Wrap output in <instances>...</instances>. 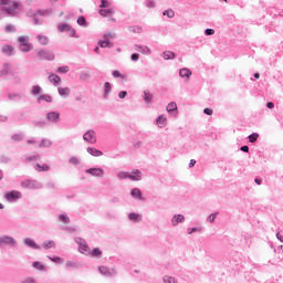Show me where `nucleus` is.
Returning a JSON list of instances; mask_svg holds the SVG:
<instances>
[{"mask_svg": "<svg viewBox=\"0 0 283 283\" xmlns=\"http://www.w3.org/2000/svg\"><path fill=\"white\" fill-rule=\"evenodd\" d=\"M52 9H46V10H38L36 13H32L31 17H38V14H40V17H50V14H52Z\"/></svg>", "mask_w": 283, "mask_h": 283, "instance_id": "5701e85b", "label": "nucleus"}, {"mask_svg": "<svg viewBox=\"0 0 283 283\" xmlns=\"http://www.w3.org/2000/svg\"><path fill=\"white\" fill-rule=\"evenodd\" d=\"M85 174L94 176V178H103L105 176V170L103 168H88L85 170Z\"/></svg>", "mask_w": 283, "mask_h": 283, "instance_id": "6e6552de", "label": "nucleus"}, {"mask_svg": "<svg viewBox=\"0 0 283 283\" xmlns=\"http://www.w3.org/2000/svg\"><path fill=\"white\" fill-rule=\"evenodd\" d=\"M1 52L4 56H14V46L11 44H4L1 48Z\"/></svg>", "mask_w": 283, "mask_h": 283, "instance_id": "ddd939ff", "label": "nucleus"}, {"mask_svg": "<svg viewBox=\"0 0 283 283\" xmlns=\"http://www.w3.org/2000/svg\"><path fill=\"white\" fill-rule=\"evenodd\" d=\"M0 163L3 165H8V163H10V157L6 156V155H1L0 156Z\"/></svg>", "mask_w": 283, "mask_h": 283, "instance_id": "052dcab7", "label": "nucleus"}, {"mask_svg": "<svg viewBox=\"0 0 283 283\" xmlns=\"http://www.w3.org/2000/svg\"><path fill=\"white\" fill-rule=\"evenodd\" d=\"M128 178L129 180H143V174L140 172V170H135L132 174H128Z\"/></svg>", "mask_w": 283, "mask_h": 283, "instance_id": "aec40b11", "label": "nucleus"}, {"mask_svg": "<svg viewBox=\"0 0 283 283\" xmlns=\"http://www.w3.org/2000/svg\"><path fill=\"white\" fill-rule=\"evenodd\" d=\"M38 57H39V61H54L55 55H54V52L48 49H42L38 52Z\"/></svg>", "mask_w": 283, "mask_h": 283, "instance_id": "20e7f679", "label": "nucleus"}, {"mask_svg": "<svg viewBox=\"0 0 283 283\" xmlns=\"http://www.w3.org/2000/svg\"><path fill=\"white\" fill-rule=\"evenodd\" d=\"M4 32H7V34H10V32H17V27L9 24L4 28Z\"/></svg>", "mask_w": 283, "mask_h": 283, "instance_id": "603ef678", "label": "nucleus"}, {"mask_svg": "<svg viewBox=\"0 0 283 283\" xmlns=\"http://www.w3.org/2000/svg\"><path fill=\"white\" fill-rule=\"evenodd\" d=\"M42 247L43 249H45V251H49V249H54V247H56V243L52 240H49V241H44Z\"/></svg>", "mask_w": 283, "mask_h": 283, "instance_id": "473e14b6", "label": "nucleus"}, {"mask_svg": "<svg viewBox=\"0 0 283 283\" xmlns=\"http://www.w3.org/2000/svg\"><path fill=\"white\" fill-rule=\"evenodd\" d=\"M193 73L191 72V70L187 69V67H184V69H180L179 70V76L181 78H187V81H189V78H191V75Z\"/></svg>", "mask_w": 283, "mask_h": 283, "instance_id": "dca6fc26", "label": "nucleus"}, {"mask_svg": "<svg viewBox=\"0 0 283 283\" xmlns=\"http://www.w3.org/2000/svg\"><path fill=\"white\" fill-rule=\"evenodd\" d=\"M249 143H258V138H260V135L258 133H252L249 135Z\"/></svg>", "mask_w": 283, "mask_h": 283, "instance_id": "8fccbe9b", "label": "nucleus"}, {"mask_svg": "<svg viewBox=\"0 0 283 283\" xmlns=\"http://www.w3.org/2000/svg\"><path fill=\"white\" fill-rule=\"evenodd\" d=\"M138 218H140L139 213L130 212L128 214V220H130V222H138Z\"/></svg>", "mask_w": 283, "mask_h": 283, "instance_id": "79ce46f5", "label": "nucleus"}, {"mask_svg": "<svg viewBox=\"0 0 283 283\" xmlns=\"http://www.w3.org/2000/svg\"><path fill=\"white\" fill-rule=\"evenodd\" d=\"M11 138L14 140V143H21V140H23V134H14L11 136Z\"/></svg>", "mask_w": 283, "mask_h": 283, "instance_id": "3c124183", "label": "nucleus"}, {"mask_svg": "<svg viewBox=\"0 0 283 283\" xmlns=\"http://www.w3.org/2000/svg\"><path fill=\"white\" fill-rule=\"evenodd\" d=\"M40 148H50L52 147V140L48 139V138H42L41 143L39 144Z\"/></svg>", "mask_w": 283, "mask_h": 283, "instance_id": "7c9ffc66", "label": "nucleus"}, {"mask_svg": "<svg viewBox=\"0 0 283 283\" xmlns=\"http://www.w3.org/2000/svg\"><path fill=\"white\" fill-rule=\"evenodd\" d=\"M57 29L60 32H70L71 36H76V30L72 28V25L64 23V24H59Z\"/></svg>", "mask_w": 283, "mask_h": 283, "instance_id": "1a4fd4ad", "label": "nucleus"}, {"mask_svg": "<svg viewBox=\"0 0 283 283\" xmlns=\"http://www.w3.org/2000/svg\"><path fill=\"white\" fill-rule=\"evenodd\" d=\"M109 36H112V33L104 34V40L98 41L99 48H114V44L109 42Z\"/></svg>", "mask_w": 283, "mask_h": 283, "instance_id": "f8f14e48", "label": "nucleus"}, {"mask_svg": "<svg viewBox=\"0 0 283 283\" xmlns=\"http://www.w3.org/2000/svg\"><path fill=\"white\" fill-rule=\"evenodd\" d=\"M34 160H41V156H39V155L28 156L23 161L24 163H32Z\"/></svg>", "mask_w": 283, "mask_h": 283, "instance_id": "a18cd8bd", "label": "nucleus"}, {"mask_svg": "<svg viewBox=\"0 0 283 283\" xmlns=\"http://www.w3.org/2000/svg\"><path fill=\"white\" fill-rule=\"evenodd\" d=\"M59 94L62 96V98H67L70 94H72V88L71 87H59L57 88Z\"/></svg>", "mask_w": 283, "mask_h": 283, "instance_id": "6ab92c4d", "label": "nucleus"}, {"mask_svg": "<svg viewBox=\"0 0 283 283\" xmlns=\"http://www.w3.org/2000/svg\"><path fill=\"white\" fill-rule=\"evenodd\" d=\"M90 78H91L90 73H87V72H85V71H82V72L80 73V81H90Z\"/></svg>", "mask_w": 283, "mask_h": 283, "instance_id": "09e8293b", "label": "nucleus"}, {"mask_svg": "<svg viewBox=\"0 0 283 283\" xmlns=\"http://www.w3.org/2000/svg\"><path fill=\"white\" fill-rule=\"evenodd\" d=\"M21 283H36V280L32 276H28L21 281Z\"/></svg>", "mask_w": 283, "mask_h": 283, "instance_id": "0e129e2a", "label": "nucleus"}, {"mask_svg": "<svg viewBox=\"0 0 283 283\" xmlns=\"http://www.w3.org/2000/svg\"><path fill=\"white\" fill-rule=\"evenodd\" d=\"M188 234L191 235L192 233H201L202 228H188Z\"/></svg>", "mask_w": 283, "mask_h": 283, "instance_id": "864d4df0", "label": "nucleus"}, {"mask_svg": "<svg viewBox=\"0 0 283 283\" xmlns=\"http://www.w3.org/2000/svg\"><path fill=\"white\" fill-rule=\"evenodd\" d=\"M109 94H112V83L105 82L104 83V98L107 101L109 98Z\"/></svg>", "mask_w": 283, "mask_h": 283, "instance_id": "4be33fe9", "label": "nucleus"}, {"mask_svg": "<svg viewBox=\"0 0 283 283\" xmlns=\"http://www.w3.org/2000/svg\"><path fill=\"white\" fill-rule=\"evenodd\" d=\"M62 231H69V233H76V227H62Z\"/></svg>", "mask_w": 283, "mask_h": 283, "instance_id": "4d7b16f0", "label": "nucleus"}, {"mask_svg": "<svg viewBox=\"0 0 283 283\" xmlns=\"http://www.w3.org/2000/svg\"><path fill=\"white\" fill-rule=\"evenodd\" d=\"M7 200L9 202H17V200H19V198H21V192L17 191V190H12L10 192H7L6 196Z\"/></svg>", "mask_w": 283, "mask_h": 283, "instance_id": "9d476101", "label": "nucleus"}, {"mask_svg": "<svg viewBox=\"0 0 283 283\" xmlns=\"http://www.w3.org/2000/svg\"><path fill=\"white\" fill-rule=\"evenodd\" d=\"M117 178L119 180H126V178H129V172L120 171L117 174Z\"/></svg>", "mask_w": 283, "mask_h": 283, "instance_id": "5fc2aeb1", "label": "nucleus"}, {"mask_svg": "<svg viewBox=\"0 0 283 283\" xmlns=\"http://www.w3.org/2000/svg\"><path fill=\"white\" fill-rule=\"evenodd\" d=\"M59 222H62L63 224H70L71 220L67 213H61L57 216Z\"/></svg>", "mask_w": 283, "mask_h": 283, "instance_id": "a878e982", "label": "nucleus"}, {"mask_svg": "<svg viewBox=\"0 0 283 283\" xmlns=\"http://www.w3.org/2000/svg\"><path fill=\"white\" fill-rule=\"evenodd\" d=\"M132 198H136L137 200H143V191L138 188H133L130 190Z\"/></svg>", "mask_w": 283, "mask_h": 283, "instance_id": "412c9836", "label": "nucleus"}, {"mask_svg": "<svg viewBox=\"0 0 283 283\" xmlns=\"http://www.w3.org/2000/svg\"><path fill=\"white\" fill-rule=\"evenodd\" d=\"M99 8H109V2L107 0H101Z\"/></svg>", "mask_w": 283, "mask_h": 283, "instance_id": "774afa93", "label": "nucleus"}, {"mask_svg": "<svg viewBox=\"0 0 283 283\" xmlns=\"http://www.w3.org/2000/svg\"><path fill=\"white\" fill-rule=\"evenodd\" d=\"M99 14H101V17H112V14H114V10H112V9H101Z\"/></svg>", "mask_w": 283, "mask_h": 283, "instance_id": "4c0bfd02", "label": "nucleus"}, {"mask_svg": "<svg viewBox=\"0 0 283 283\" xmlns=\"http://www.w3.org/2000/svg\"><path fill=\"white\" fill-rule=\"evenodd\" d=\"M8 98L10 101H17V98H18V101H21V98H23V97L21 96V94H8Z\"/></svg>", "mask_w": 283, "mask_h": 283, "instance_id": "6e6d98bb", "label": "nucleus"}, {"mask_svg": "<svg viewBox=\"0 0 283 283\" xmlns=\"http://www.w3.org/2000/svg\"><path fill=\"white\" fill-rule=\"evenodd\" d=\"M41 92H43V88L39 85H33L32 90H31V94L32 96H39V94H41Z\"/></svg>", "mask_w": 283, "mask_h": 283, "instance_id": "f704fd0d", "label": "nucleus"}, {"mask_svg": "<svg viewBox=\"0 0 283 283\" xmlns=\"http://www.w3.org/2000/svg\"><path fill=\"white\" fill-rule=\"evenodd\" d=\"M112 74H113L114 78H125V75H123V73H120V72H118L116 70L113 71Z\"/></svg>", "mask_w": 283, "mask_h": 283, "instance_id": "680f3d73", "label": "nucleus"}, {"mask_svg": "<svg viewBox=\"0 0 283 283\" xmlns=\"http://www.w3.org/2000/svg\"><path fill=\"white\" fill-rule=\"evenodd\" d=\"M98 271L101 275H104L105 277H116L118 275V272L114 268H108L105 265L98 266Z\"/></svg>", "mask_w": 283, "mask_h": 283, "instance_id": "423d86ee", "label": "nucleus"}, {"mask_svg": "<svg viewBox=\"0 0 283 283\" xmlns=\"http://www.w3.org/2000/svg\"><path fill=\"white\" fill-rule=\"evenodd\" d=\"M83 140H85V143H91V145H96V132L94 129L87 130L83 135Z\"/></svg>", "mask_w": 283, "mask_h": 283, "instance_id": "0eeeda50", "label": "nucleus"}, {"mask_svg": "<svg viewBox=\"0 0 283 283\" xmlns=\"http://www.w3.org/2000/svg\"><path fill=\"white\" fill-rule=\"evenodd\" d=\"M36 101L38 103H41L42 101H45V103H52V96L43 94L40 95Z\"/></svg>", "mask_w": 283, "mask_h": 283, "instance_id": "e433bc0d", "label": "nucleus"}, {"mask_svg": "<svg viewBox=\"0 0 283 283\" xmlns=\"http://www.w3.org/2000/svg\"><path fill=\"white\" fill-rule=\"evenodd\" d=\"M21 187L23 189H43V184H39V181L34 179H27L21 182Z\"/></svg>", "mask_w": 283, "mask_h": 283, "instance_id": "39448f33", "label": "nucleus"}, {"mask_svg": "<svg viewBox=\"0 0 283 283\" xmlns=\"http://www.w3.org/2000/svg\"><path fill=\"white\" fill-rule=\"evenodd\" d=\"M18 41H19V48L22 52L28 53V52H32V50H34V45H32V43H30V36L21 35V36H19Z\"/></svg>", "mask_w": 283, "mask_h": 283, "instance_id": "f03ea898", "label": "nucleus"}, {"mask_svg": "<svg viewBox=\"0 0 283 283\" xmlns=\"http://www.w3.org/2000/svg\"><path fill=\"white\" fill-rule=\"evenodd\" d=\"M156 123L158 125V127H165L167 125V117H165V115H159L156 119Z\"/></svg>", "mask_w": 283, "mask_h": 283, "instance_id": "cd10ccee", "label": "nucleus"}, {"mask_svg": "<svg viewBox=\"0 0 283 283\" xmlns=\"http://www.w3.org/2000/svg\"><path fill=\"white\" fill-rule=\"evenodd\" d=\"M91 255L93 258H103V251H101L98 248H94L91 252Z\"/></svg>", "mask_w": 283, "mask_h": 283, "instance_id": "ea45409f", "label": "nucleus"}, {"mask_svg": "<svg viewBox=\"0 0 283 283\" xmlns=\"http://www.w3.org/2000/svg\"><path fill=\"white\" fill-rule=\"evenodd\" d=\"M163 282H164V283H178V281H176V277L169 276V275H165V276L163 277Z\"/></svg>", "mask_w": 283, "mask_h": 283, "instance_id": "49530a36", "label": "nucleus"}, {"mask_svg": "<svg viewBox=\"0 0 283 283\" xmlns=\"http://www.w3.org/2000/svg\"><path fill=\"white\" fill-rule=\"evenodd\" d=\"M135 50L140 54H151V49L145 45L136 44Z\"/></svg>", "mask_w": 283, "mask_h": 283, "instance_id": "a211bd4d", "label": "nucleus"}, {"mask_svg": "<svg viewBox=\"0 0 283 283\" xmlns=\"http://www.w3.org/2000/svg\"><path fill=\"white\" fill-rule=\"evenodd\" d=\"M185 222V217L182 214H175L171 219V227H178Z\"/></svg>", "mask_w": 283, "mask_h": 283, "instance_id": "2eb2a0df", "label": "nucleus"}, {"mask_svg": "<svg viewBox=\"0 0 283 283\" xmlns=\"http://www.w3.org/2000/svg\"><path fill=\"white\" fill-rule=\"evenodd\" d=\"M49 260H51V262H54L55 264H64L65 260L63 258L60 256H49Z\"/></svg>", "mask_w": 283, "mask_h": 283, "instance_id": "a19ab883", "label": "nucleus"}, {"mask_svg": "<svg viewBox=\"0 0 283 283\" xmlns=\"http://www.w3.org/2000/svg\"><path fill=\"white\" fill-rule=\"evenodd\" d=\"M18 242L14 237H10L8 234L0 237V249H3V247H11L12 249L18 247Z\"/></svg>", "mask_w": 283, "mask_h": 283, "instance_id": "7ed1b4c3", "label": "nucleus"}, {"mask_svg": "<svg viewBox=\"0 0 283 283\" xmlns=\"http://www.w3.org/2000/svg\"><path fill=\"white\" fill-rule=\"evenodd\" d=\"M168 114H174V112H178V105L176 102H170L166 107Z\"/></svg>", "mask_w": 283, "mask_h": 283, "instance_id": "c85d7f7f", "label": "nucleus"}, {"mask_svg": "<svg viewBox=\"0 0 283 283\" xmlns=\"http://www.w3.org/2000/svg\"><path fill=\"white\" fill-rule=\"evenodd\" d=\"M46 118L49 123H59L61 114L59 112H50L46 114Z\"/></svg>", "mask_w": 283, "mask_h": 283, "instance_id": "4468645a", "label": "nucleus"}, {"mask_svg": "<svg viewBox=\"0 0 283 283\" xmlns=\"http://www.w3.org/2000/svg\"><path fill=\"white\" fill-rule=\"evenodd\" d=\"M161 56L165 59V61H174V59H176V53L171 51H165L163 52Z\"/></svg>", "mask_w": 283, "mask_h": 283, "instance_id": "b1692460", "label": "nucleus"}, {"mask_svg": "<svg viewBox=\"0 0 283 283\" xmlns=\"http://www.w3.org/2000/svg\"><path fill=\"white\" fill-rule=\"evenodd\" d=\"M34 169L35 171H50V166H48L46 164H35Z\"/></svg>", "mask_w": 283, "mask_h": 283, "instance_id": "2f4dec72", "label": "nucleus"}, {"mask_svg": "<svg viewBox=\"0 0 283 283\" xmlns=\"http://www.w3.org/2000/svg\"><path fill=\"white\" fill-rule=\"evenodd\" d=\"M33 269H36L38 271H45V265H43L41 262L35 261L32 263Z\"/></svg>", "mask_w": 283, "mask_h": 283, "instance_id": "c03bdc74", "label": "nucleus"}, {"mask_svg": "<svg viewBox=\"0 0 283 283\" xmlns=\"http://www.w3.org/2000/svg\"><path fill=\"white\" fill-rule=\"evenodd\" d=\"M81 268H83V264L80 262H74V261L66 262V269H81Z\"/></svg>", "mask_w": 283, "mask_h": 283, "instance_id": "c756f323", "label": "nucleus"}, {"mask_svg": "<svg viewBox=\"0 0 283 283\" xmlns=\"http://www.w3.org/2000/svg\"><path fill=\"white\" fill-rule=\"evenodd\" d=\"M75 242H76V244H78L80 249H82L83 245L85 244V239L77 237V238H75Z\"/></svg>", "mask_w": 283, "mask_h": 283, "instance_id": "e2e57ef3", "label": "nucleus"}, {"mask_svg": "<svg viewBox=\"0 0 283 283\" xmlns=\"http://www.w3.org/2000/svg\"><path fill=\"white\" fill-rule=\"evenodd\" d=\"M86 151H87V154H90V156H94L95 158H101V156H103V151H101L94 147H87Z\"/></svg>", "mask_w": 283, "mask_h": 283, "instance_id": "f3484780", "label": "nucleus"}, {"mask_svg": "<svg viewBox=\"0 0 283 283\" xmlns=\"http://www.w3.org/2000/svg\"><path fill=\"white\" fill-rule=\"evenodd\" d=\"M77 23L82 27V28H87V20L85 19V17H78L77 18Z\"/></svg>", "mask_w": 283, "mask_h": 283, "instance_id": "de8ad7c7", "label": "nucleus"}, {"mask_svg": "<svg viewBox=\"0 0 283 283\" xmlns=\"http://www.w3.org/2000/svg\"><path fill=\"white\" fill-rule=\"evenodd\" d=\"M49 81H50V83H53V85L56 87V85L61 84V76H59L56 74H51L49 76Z\"/></svg>", "mask_w": 283, "mask_h": 283, "instance_id": "393cba45", "label": "nucleus"}, {"mask_svg": "<svg viewBox=\"0 0 283 283\" xmlns=\"http://www.w3.org/2000/svg\"><path fill=\"white\" fill-rule=\"evenodd\" d=\"M2 12H7L8 17H17L21 12V3L13 1L9 6L2 7Z\"/></svg>", "mask_w": 283, "mask_h": 283, "instance_id": "f257e3e1", "label": "nucleus"}, {"mask_svg": "<svg viewBox=\"0 0 283 283\" xmlns=\"http://www.w3.org/2000/svg\"><path fill=\"white\" fill-rule=\"evenodd\" d=\"M163 17H168V19H174V17H176V13L174 12L172 9H168L163 11Z\"/></svg>", "mask_w": 283, "mask_h": 283, "instance_id": "37998d69", "label": "nucleus"}, {"mask_svg": "<svg viewBox=\"0 0 283 283\" xmlns=\"http://www.w3.org/2000/svg\"><path fill=\"white\" fill-rule=\"evenodd\" d=\"M48 125L45 120H33V126L43 129Z\"/></svg>", "mask_w": 283, "mask_h": 283, "instance_id": "58836bf2", "label": "nucleus"}, {"mask_svg": "<svg viewBox=\"0 0 283 283\" xmlns=\"http://www.w3.org/2000/svg\"><path fill=\"white\" fill-rule=\"evenodd\" d=\"M216 218H218V212L211 213L208 218L207 221L210 223L216 222Z\"/></svg>", "mask_w": 283, "mask_h": 283, "instance_id": "bf43d9fd", "label": "nucleus"}, {"mask_svg": "<svg viewBox=\"0 0 283 283\" xmlns=\"http://www.w3.org/2000/svg\"><path fill=\"white\" fill-rule=\"evenodd\" d=\"M146 8H149V9L156 8V1H154V0H148V1L146 2Z\"/></svg>", "mask_w": 283, "mask_h": 283, "instance_id": "338daca9", "label": "nucleus"}, {"mask_svg": "<svg viewBox=\"0 0 283 283\" xmlns=\"http://www.w3.org/2000/svg\"><path fill=\"white\" fill-rule=\"evenodd\" d=\"M36 40L39 41L40 45H48L50 43V39L43 34L36 35Z\"/></svg>", "mask_w": 283, "mask_h": 283, "instance_id": "bb28decb", "label": "nucleus"}, {"mask_svg": "<svg viewBox=\"0 0 283 283\" xmlns=\"http://www.w3.org/2000/svg\"><path fill=\"white\" fill-rule=\"evenodd\" d=\"M145 103H147V105H149L151 103V101H154V97L151 96V93H149V91H144V96H143Z\"/></svg>", "mask_w": 283, "mask_h": 283, "instance_id": "72a5a7b5", "label": "nucleus"}, {"mask_svg": "<svg viewBox=\"0 0 283 283\" xmlns=\"http://www.w3.org/2000/svg\"><path fill=\"white\" fill-rule=\"evenodd\" d=\"M7 74H10V64L4 63L0 71V76H7Z\"/></svg>", "mask_w": 283, "mask_h": 283, "instance_id": "c9c22d12", "label": "nucleus"}, {"mask_svg": "<svg viewBox=\"0 0 283 283\" xmlns=\"http://www.w3.org/2000/svg\"><path fill=\"white\" fill-rule=\"evenodd\" d=\"M57 72H59L60 74H67V73L70 72V66H60V67L57 69Z\"/></svg>", "mask_w": 283, "mask_h": 283, "instance_id": "13d9d810", "label": "nucleus"}, {"mask_svg": "<svg viewBox=\"0 0 283 283\" xmlns=\"http://www.w3.org/2000/svg\"><path fill=\"white\" fill-rule=\"evenodd\" d=\"M23 244L29 249H34L35 251L41 250V245L36 244V241H34V239L25 238L23 239Z\"/></svg>", "mask_w": 283, "mask_h": 283, "instance_id": "9b49d317", "label": "nucleus"}, {"mask_svg": "<svg viewBox=\"0 0 283 283\" xmlns=\"http://www.w3.org/2000/svg\"><path fill=\"white\" fill-rule=\"evenodd\" d=\"M69 163H71V165H81V161L76 157H71Z\"/></svg>", "mask_w": 283, "mask_h": 283, "instance_id": "69168bd1", "label": "nucleus"}]
</instances>
